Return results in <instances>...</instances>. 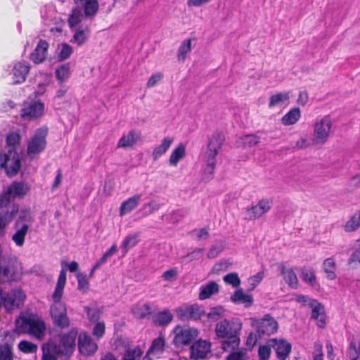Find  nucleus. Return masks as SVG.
Listing matches in <instances>:
<instances>
[{"label":"nucleus","mask_w":360,"mask_h":360,"mask_svg":"<svg viewBox=\"0 0 360 360\" xmlns=\"http://www.w3.org/2000/svg\"><path fill=\"white\" fill-rule=\"evenodd\" d=\"M241 329L242 323L238 319H225L216 323L214 332L218 338L223 339L221 349L224 351H231L238 348Z\"/></svg>","instance_id":"nucleus-1"},{"label":"nucleus","mask_w":360,"mask_h":360,"mask_svg":"<svg viewBox=\"0 0 360 360\" xmlns=\"http://www.w3.org/2000/svg\"><path fill=\"white\" fill-rule=\"evenodd\" d=\"M77 335L78 331L76 328H72L68 333L58 335L57 338L46 343L49 351L53 352L58 355L70 356L75 349Z\"/></svg>","instance_id":"nucleus-2"},{"label":"nucleus","mask_w":360,"mask_h":360,"mask_svg":"<svg viewBox=\"0 0 360 360\" xmlns=\"http://www.w3.org/2000/svg\"><path fill=\"white\" fill-rule=\"evenodd\" d=\"M33 222L34 218L30 210L21 209L13 224L15 233L12 236V240L17 246L22 247L24 245L25 236Z\"/></svg>","instance_id":"nucleus-3"},{"label":"nucleus","mask_w":360,"mask_h":360,"mask_svg":"<svg viewBox=\"0 0 360 360\" xmlns=\"http://www.w3.org/2000/svg\"><path fill=\"white\" fill-rule=\"evenodd\" d=\"M224 141V137L220 133H215L210 138L204 155L205 163L204 172L205 174H213L216 167L217 155L221 148Z\"/></svg>","instance_id":"nucleus-4"},{"label":"nucleus","mask_w":360,"mask_h":360,"mask_svg":"<svg viewBox=\"0 0 360 360\" xmlns=\"http://www.w3.org/2000/svg\"><path fill=\"white\" fill-rule=\"evenodd\" d=\"M63 292V290L55 288L53 294V304L51 307V315L53 323L60 328H67L70 325V320L67 316L66 307L60 302Z\"/></svg>","instance_id":"nucleus-5"},{"label":"nucleus","mask_w":360,"mask_h":360,"mask_svg":"<svg viewBox=\"0 0 360 360\" xmlns=\"http://www.w3.org/2000/svg\"><path fill=\"white\" fill-rule=\"evenodd\" d=\"M19 205L13 200L0 195V237L5 233V229L15 216L20 213Z\"/></svg>","instance_id":"nucleus-6"},{"label":"nucleus","mask_w":360,"mask_h":360,"mask_svg":"<svg viewBox=\"0 0 360 360\" xmlns=\"http://www.w3.org/2000/svg\"><path fill=\"white\" fill-rule=\"evenodd\" d=\"M18 326L21 332L34 336L37 339L42 338L46 329L44 321L32 314L22 317L20 321H18Z\"/></svg>","instance_id":"nucleus-7"},{"label":"nucleus","mask_w":360,"mask_h":360,"mask_svg":"<svg viewBox=\"0 0 360 360\" xmlns=\"http://www.w3.org/2000/svg\"><path fill=\"white\" fill-rule=\"evenodd\" d=\"M48 130L46 128L38 129L27 143V153L30 158H34L39 153L43 152L46 146V136Z\"/></svg>","instance_id":"nucleus-8"},{"label":"nucleus","mask_w":360,"mask_h":360,"mask_svg":"<svg viewBox=\"0 0 360 360\" xmlns=\"http://www.w3.org/2000/svg\"><path fill=\"white\" fill-rule=\"evenodd\" d=\"M20 168L18 153L9 150L7 153H0V172L4 170L8 176L17 174Z\"/></svg>","instance_id":"nucleus-9"},{"label":"nucleus","mask_w":360,"mask_h":360,"mask_svg":"<svg viewBox=\"0 0 360 360\" xmlns=\"http://www.w3.org/2000/svg\"><path fill=\"white\" fill-rule=\"evenodd\" d=\"M332 126L333 122L330 115H326L317 120L314 127V142L315 143H325L330 136Z\"/></svg>","instance_id":"nucleus-10"},{"label":"nucleus","mask_w":360,"mask_h":360,"mask_svg":"<svg viewBox=\"0 0 360 360\" xmlns=\"http://www.w3.org/2000/svg\"><path fill=\"white\" fill-rule=\"evenodd\" d=\"M253 326L259 338L263 335H271L277 332L278 328V322L268 314L261 319L254 320Z\"/></svg>","instance_id":"nucleus-11"},{"label":"nucleus","mask_w":360,"mask_h":360,"mask_svg":"<svg viewBox=\"0 0 360 360\" xmlns=\"http://www.w3.org/2000/svg\"><path fill=\"white\" fill-rule=\"evenodd\" d=\"M18 262L13 258L0 259V276L4 281H15L20 278Z\"/></svg>","instance_id":"nucleus-12"},{"label":"nucleus","mask_w":360,"mask_h":360,"mask_svg":"<svg viewBox=\"0 0 360 360\" xmlns=\"http://www.w3.org/2000/svg\"><path fill=\"white\" fill-rule=\"evenodd\" d=\"M25 299V295L20 288L11 290L8 292H2L3 307L8 311L18 308Z\"/></svg>","instance_id":"nucleus-13"},{"label":"nucleus","mask_w":360,"mask_h":360,"mask_svg":"<svg viewBox=\"0 0 360 360\" xmlns=\"http://www.w3.org/2000/svg\"><path fill=\"white\" fill-rule=\"evenodd\" d=\"M174 344L178 347L188 345L198 335L195 328L176 327L174 330Z\"/></svg>","instance_id":"nucleus-14"},{"label":"nucleus","mask_w":360,"mask_h":360,"mask_svg":"<svg viewBox=\"0 0 360 360\" xmlns=\"http://www.w3.org/2000/svg\"><path fill=\"white\" fill-rule=\"evenodd\" d=\"M30 66L27 62L22 61L8 65L6 71L11 76L13 84H21L24 82L30 72Z\"/></svg>","instance_id":"nucleus-15"},{"label":"nucleus","mask_w":360,"mask_h":360,"mask_svg":"<svg viewBox=\"0 0 360 360\" xmlns=\"http://www.w3.org/2000/svg\"><path fill=\"white\" fill-rule=\"evenodd\" d=\"M44 112V104L39 101H32L24 104L20 115L25 120L38 119Z\"/></svg>","instance_id":"nucleus-16"},{"label":"nucleus","mask_w":360,"mask_h":360,"mask_svg":"<svg viewBox=\"0 0 360 360\" xmlns=\"http://www.w3.org/2000/svg\"><path fill=\"white\" fill-rule=\"evenodd\" d=\"M211 342L198 340L191 347V358L193 360L205 359L212 356Z\"/></svg>","instance_id":"nucleus-17"},{"label":"nucleus","mask_w":360,"mask_h":360,"mask_svg":"<svg viewBox=\"0 0 360 360\" xmlns=\"http://www.w3.org/2000/svg\"><path fill=\"white\" fill-rule=\"evenodd\" d=\"M269 344L276 352L278 360H286L292 349L291 344L285 339L271 338Z\"/></svg>","instance_id":"nucleus-18"},{"label":"nucleus","mask_w":360,"mask_h":360,"mask_svg":"<svg viewBox=\"0 0 360 360\" xmlns=\"http://www.w3.org/2000/svg\"><path fill=\"white\" fill-rule=\"evenodd\" d=\"M272 205L273 201L271 199H261L255 205L247 210L248 219L252 220L261 217L271 210Z\"/></svg>","instance_id":"nucleus-19"},{"label":"nucleus","mask_w":360,"mask_h":360,"mask_svg":"<svg viewBox=\"0 0 360 360\" xmlns=\"http://www.w3.org/2000/svg\"><path fill=\"white\" fill-rule=\"evenodd\" d=\"M78 348L79 352L84 356H90L97 350V344L94 342L86 333H81L78 335Z\"/></svg>","instance_id":"nucleus-20"},{"label":"nucleus","mask_w":360,"mask_h":360,"mask_svg":"<svg viewBox=\"0 0 360 360\" xmlns=\"http://www.w3.org/2000/svg\"><path fill=\"white\" fill-rule=\"evenodd\" d=\"M29 189L30 188L27 184L22 182L13 181L8 187L7 190L1 195L14 201L15 198H23L27 194Z\"/></svg>","instance_id":"nucleus-21"},{"label":"nucleus","mask_w":360,"mask_h":360,"mask_svg":"<svg viewBox=\"0 0 360 360\" xmlns=\"http://www.w3.org/2000/svg\"><path fill=\"white\" fill-rule=\"evenodd\" d=\"M143 351L139 347L127 349L122 356L121 360H141L143 356ZM101 360H117L116 356L111 352H107L101 356Z\"/></svg>","instance_id":"nucleus-22"},{"label":"nucleus","mask_w":360,"mask_h":360,"mask_svg":"<svg viewBox=\"0 0 360 360\" xmlns=\"http://www.w3.org/2000/svg\"><path fill=\"white\" fill-rule=\"evenodd\" d=\"M75 4L82 7L86 18L93 19L98 11L99 4L97 0H73Z\"/></svg>","instance_id":"nucleus-23"},{"label":"nucleus","mask_w":360,"mask_h":360,"mask_svg":"<svg viewBox=\"0 0 360 360\" xmlns=\"http://www.w3.org/2000/svg\"><path fill=\"white\" fill-rule=\"evenodd\" d=\"M49 47V44L46 41L40 39L30 55V60L36 64L42 63L46 59Z\"/></svg>","instance_id":"nucleus-24"},{"label":"nucleus","mask_w":360,"mask_h":360,"mask_svg":"<svg viewBox=\"0 0 360 360\" xmlns=\"http://www.w3.org/2000/svg\"><path fill=\"white\" fill-rule=\"evenodd\" d=\"M178 316L181 319L198 320L201 317L202 311L195 305L182 307L176 309Z\"/></svg>","instance_id":"nucleus-25"},{"label":"nucleus","mask_w":360,"mask_h":360,"mask_svg":"<svg viewBox=\"0 0 360 360\" xmlns=\"http://www.w3.org/2000/svg\"><path fill=\"white\" fill-rule=\"evenodd\" d=\"M230 300L236 304H243L245 308L250 307L254 302L252 295L245 294L242 288L236 290L231 296Z\"/></svg>","instance_id":"nucleus-26"},{"label":"nucleus","mask_w":360,"mask_h":360,"mask_svg":"<svg viewBox=\"0 0 360 360\" xmlns=\"http://www.w3.org/2000/svg\"><path fill=\"white\" fill-rule=\"evenodd\" d=\"M278 268L285 283L292 288L297 289L299 286L298 279L292 268H286L283 264H279Z\"/></svg>","instance_id":"nucleus-27"},{"label":"nucleus","mask_w":360,"mask_h":360,"mask_svg":"<svg viewBox=\"0 0 360 360\" xmlns=\"http://www.w3.org/2000/svg\"><path fill=\"white\" fill-rule=\"evenodd\" d=\"M141 139V132L137 130H131L127 134L123 135L117 143V148L132 147Z\"/></svg>","instance_id":"nucleus-28"},{"label":"nucleus","mask_w":360,"mask_h":360,"mask_svg":"<svg viewBox=\"0 0 360 360\" xmlns=\"http://www.w3.org/2000/svg\"><path fill=\"white\" fill-rule=\"evenodd\" d=\"M72 42L77 44L78 46H82L87 42L91 30L88 26H79L75 30Z\"/></svg>","instance_id":"nucleus-29"},{"label":"nucleus","mask_w":360,"mask_h":360,"mask_svg":"<svg viewBox=\"0 0 360 360\" xmlns=\"http://www.w3.org/2000/svg\"><path fill=\"white\" fill-rule=\"evenodd\" d=\"M141 201V195H134L124 201L120 208V215L124 216L134 210Z\"/></svg>","instance_id":"nucleus-30"},{"label":"nucleus","mask_w":360,"mask_h":360,"mask_svg":"<svg viewBox=\"0 0 360 360\" xmlns=\"http://www.w3.org/2000/svg\"><path fill=\"white\" fill-rule=\"evenodd\" d=\"M219 292V285L214 281L209 282L205 285L200 287V291L199 293V299L204 300L210 297L212 295L216 294Z\"/></svg>","instance_id":"nucleus-31"},{"label":"nucleus","mask_w":360,"mask_h":360,"mask_svg":"<svg viewBox=\"0 0 360 360\" xmlns=\"http://www.w3.org/2000/svg\"><path fill=\"white\" fill-rule=\"evenodd\" d=\"M82 7L76 6L72 9V12L68 18V24L72 30L74 27L80 23L84 18H86L84 12L83 13Z\"/></svg>","instance_id":"nucleus-32"},{"label":"nucleus","mask_w":360,"mask_h":360,"mask_svg":"<svg viewBox=\"0 0 360 360\" xmlns=\"http://www.w3.org/2000/svg\"><path fill=\"white\" fill-rule=\"evenodd\" d=\"M300 277L307 284L315 287L317 284L314 269L311 267H302L300 269Z\"/></svg>","instance_id":"nucleus-33"},{"label":"nucleus","mask_w":360,"mask_h":360,"mask_svg":"<svg viewBox=\"0 0 360 360\" xmlns=\"http://www.w3.org/2000/svg\"><path fill=\"white\" fill-rule=\"evenodd\" d=\"M173 319V315L169 309L159 311L153 316V322L158 326H167Z\"/></svg>","instance_id":"nucleus-34"},{"label":"nucleus","mask_w":360,"mask_h":360,"mask_svg":"<svg viewBox=\"0 0 360 360\" xmlns=\"http://www.w3.org/2000/svg\"><path fill=\"white\" fill-rule=\"evenodd\" d=\"M173 141L172 138H165L161 144L154 148L152 154L153 160H157L160 156L165 154L171 146Z\"/></svg>","instance_id":"nucleus-35"},{"label":"nucleus","mask_w":360,"mask_h":360,"mask_svg":"<svg viewBox=\"0 0 360 360\" xmlns=\"http://www.w3.org/2000/svg\"><path fill=\"white\" fill-rule=\"evenodd\" d=\"M13 345L9 342H4L0 345V360H14Z\"/></svg>","instance_id":"nucleus-36"},{"label":"nucleus","mask_w":360,"mask_h":360,"mask_svg":"<svg viewBox=\"0 0 360 360\" xmlns=\"http://www.w3.org/2000/svg\"><path fill=\"white\" fill-rule=\"evenodd\" d=\"M311 318L317 321V325L320 328H323L326 324L325 314H323V308L319 303H316L311 310Z\"/></svg>","instance_id":"nucleus-37"},{"label":"nucleus","mask_w":360,"mask_h":360,"mask_svg":"<svg viewBox=\"0 0 360 360\" xmlns=\"http://www.w3.org/2000/svg\"><path fill=\"white\" fill-rule=\"evenodd\" d=\"M290 96V92H279L276 94L271 95L270 97L269 108H272L276 105H281L286 101H288Z\"/></svg>","instance_id":"nucleus-38"},{"label":"nucleus","mask_w":360,"mask_h":360,"mask_svg":"<svg viewBox=\"0 0 360 360\" xmlns=\"http://www.w3.org/2000/svg\"><path fill=\"white\" fill-rule=\"evenodd\" d=\"M300 115V109L294 108L282 117V123L285 126L294 124L299 120Z\"/></svg>","instance_id":"nucleus-39"},{"label":"nucleus","mask_w":360,"mask_h":360,"mask_svg":"<svg viewBox=\"0 0 360 360\" xmlns=\"http://www.w3.org/2000/svg\"><path fill=\"white\" fill-rule=\"evenodd\" d=\"M20 136L17 132H11L6 137V143L8 146V151L11 150L13 152H17V149L20 146Z\"/></svg>","instance_id":"nucleus-40"},{"label":"nucleus","mask_w":360,"mask_h":360,"mask_svg":"<svg viewBox=\"0 0 360 360\" xmlns=\"http://www.w3.org/2000/svg\"><path fill=\"white\" fill-rule=\"evenodd\" d=\"M185 146L181 143L172 151L169 158V164L176 166L179 161L185 156Z\"/></svg>","instance_id":"nucleus-41"},{"label":"nucleus","mask_w":360,"mask_h":360,"mask_svg":"<svg viewBox=\"0 0 360 360\" xmlns=\"http://www.w3.org/2000/svg\"><path fill=\"white\" fill-rule=\"evenodd\" d=\"M139 242V233H133L127 236L123 240L121 248L126 253L127 251L134 248Z\"/></svg>","instance_id":"nucleus-42"},{"label":"nucleus","mask_w":360,"mask_h":360,"mask_svg":"<svg viewBox=\"0 0 360 360\" xmlns=\"http://www.w3.org/2000/svg\"><path fill=\"white\" fill-rule=\"evenodd\" d=\"M70 65L63 64L56 70V77L60 83L65 82L70 77Z\"/></svg>","instance_id":"nucleus-43"},{"label":"nucleus","mask_w":360,"mask_h":360,"mask_svg":"<svg viewBox=\"0 0 360 360\" xmlns=\"http://www.w3.org/2000/svg\"><path fill=\"white\" fill-rule=\"evenodd\" d=\"M165 340L162 338H158L154 340L150 345L147 354H160L164 350Z\"/></svg>","instance_id":"nucleus-44"},{"label":"nucleus","mask_w":360,"mask_h":360,"mask_svg":"<svg viewBox=\"0 0 360 360\" xmlns=\"http://www.w3.org/2000/svg\"><path fill=\"white\" fill-rule=\"evenodd\" d=\"M191 51V39L184 40L179 48L177 58L180 61H184L186 54Z\"/></svg>","instance_id":"nucleus-45"},{"label":"nucleus","mask_w":360,"mask_h":360,"mask_svg":"<svg viewBox=\"0 0 360 360\" xmlns=\"http://www.w3.org/2000/svg\"><path fill=\"white\" fill-rule=\"evenodd\" d=\"M323 266L324 271L327 274V278L330 280L335 279L336 278V275L333 271V269L335 266V262L334 259L333 258H328L325 259Z\"/></svg>","instance_id":"nucleus-46"},{"label":"nucleus","mask_w":360,"mask_h":360,"mask_svg":"<svg viewBox=\"0 0 360 360\" xmlns=\"http://www.w3.org/2000/svg\"><path fill=\"white\" fill-rule=\"evenodd\" d=\"M360 226V212L354 214L352 218L347 221L345 226V230L347 232H351L356 230Z\"/></svg>","instance_id":"nucleus-47"},{"label":"nucleus","mask_w":360,"mask_h":360,"mask_svg":"<svg viewBox=\"0 0 360 360\" xmlns=\"http://www.w3.org/2000/svg\"><path fill=\"white\" fill-rule=\"evenodd\" d=\"M348 356L350 360H357L360 356V344L356 340H352L350 341L348 347Z\"/></svg>","instance_id":"nucleus-48"},{"label":"nucleus","mask_w":360,"mask_h":360,"mask_svg":"<svg viewBox=\"0 0 360 360\" xmlns=\"http://www.w3.org/2000/svg\"><path fill=\"white\" fill-rule=\"evenodd\" d=\"M18 349L24 353L33 354L36 353L37 346L30 342L22 340L18 344Z\"/></svg>","instance_id":"nucleus-49"},{"label":"nucleus","mask_w":360,"mask_h":360,"mask_svg":"<svg viewBox=\"0 0 360 360\" xmlns=\"http://www.w3.org/2000/svg\"><path fill=\"white\" fill-rule=\"evenodd\" d=\"M272 346L269 344V340L266 344L260 345L258 349V355L260 360H269L271 352Z\"/></svg>","instance_id":"nucleus-50"},{"label":"nucleus","mask_w":360,"mask_h":360,"mask_svg":"<svg viewBox=\"0 0 360 360\" xmlns=\"http://www.w3.org/2000/svg\"><path fill=\"white\" fill-rule=\"evenodd\" d=\"M235 350L229 351L230 354L226 356V360H246L248 359L245 349Z\"/></svg>","instance_id":"nucleus-51"},{"label":"nucleus","mask_w":360,"mask_h":360,"mask_svg":"<svg viewBox=\"0 0 360 360\" xmlns=\"http://www.w3.org/2000/svg\"><path fill=\"white\" fill-rule=\"evenodd\" d=\"M76 276L78 282V290L86 292L89 287L87 276L84 274L78 272Z\"/></svg>","instance_id":"nucleus-52"},{"label":"nucleus","mask_w":360,"mask_h":360,"mask_svg":"<svg viewBox=\"0 0 360 360\" xmlns=\"http://www.w3.org/2000/svg\"><path fill=\"white\" fill-rule=\"evenodd\" d=\"M84 309L86 312L88 319L91 322H98V321L100 319L101 311L98 308L85 307Z\"/></svg>","instance_id":"nucleus-53"},{"label":"nucleus","mask_w":360,"mask_h":360,"mask_svg":"<svg viewBox=\"0 0 360 360\" xmlns=\"http://www.w3.org/2000/svg\"><path fill=\"white\" fill-rule=\"evenodd\" d=\"M224 309L221 306L213 307L207 314V317L211 320L217 321L224 316Z\"/></svg>","instance_id":"nucleus-54"},{"label":"nucleus","mask_w":360,"mask_h":360,"mask_svg":"<svg viewBox=\"0 0 360 360\" xmlns=\"http://www.w3.org/2000/svg\"><path fill=\"white\" fill-rule=\"evenodd\" d=\"M224 281L233 288H237L240 284V280L236 273L228 274L224 277Z\"/></svg>","instance_id":"nucleus-55"},{"label":"nucleus","mask_w":360,"mask_h":360,"mask_svg":"<svg viewBox=\"0 0 360 360\" xmlns=\"http://www.w3.org/2000/svg\"><path fill=\"white\" fill-rule=\"evenodd\" d=\"M260 141V138L255 134H248L242 137V141L245 146L252 147L257 145Z\"/></svg>","instance_id":"nucleus-56"},{"label":"nucleus","mask_w":360,"mask_h":360,"mask_svg":"<svg viewBox=\"0 0 360 360\" xmlns=\"http://www.w3.org/2000/svg\"><path fill=\"white\" fill-rule=\"evenodd\" d=\"M72 53V48L68 44H63L61 46V49L58 53V60H65L70 58V55Z\"/></svg>","instance_id":"nucleus-57"},{"label":"nucleus","mask_w":360,"mask_h":360,"mask_svg":"<svg viewBox=\"0 0 360 360\" xmlns=\"http://www.w3.org/2000/svg\"><path fill=\"white\" fill-rule=\"evenodd\" d=\"M105 323L103 322H96L93 329L92 333L95 337L99 339L103 336L105 334Z\"/></svg>","instance_id":"nucleus-58"},{"label":"nucleus","mask_w":360,"mask_h":360,"mask_svg":"<svg viewBox=\"0 0 360 360\" xmlns=\"http://www.w3.org/2000/svg\"><path fill=\"white\" fill-rule=\"evenodd\" d=\"M263 273L259 272L256 275L250 277L248 280L249 284L251 286L250 290H254L255 287L262 281L263 279Z\"/></svg>","instance_id":"nucleus-59"},{"label":"nucleus","mask_w":360,"mask_h":360,"mask_svg":"<svg viewBox=\"0 0 360 360\" xmlns=\"http://www.w3.org/2000/svg\"><path fill=\"white\" fill-rule=\"evenodd\" d=\"M43 356L41 360H57V356H58L57 354L53 353V352H49L48 349V345L46 344L43 346Z\"/></svg>","instance_id":"nucleus-60"},{"label":"nucleus","mask_w":360,"mask_h":360,"mask_svg":"<svg viewBox=\"0 0 360 360\" xmlns=\"http://www.w3.org/2000/svg\"><path fill=\"white\" fill-rule=\"evenodd\" d=\"M322 345L318 342L314 343L313 357L314 360H323Z\"/></svg>","instance_id":"nucleus-61"},{"label":"nucleus","mask_w":360,"mask_h":360,"mask_svg":"<svg viewBox=\"0 0 360 360\" xmlns=\"http://www.w3.org/2000/svg\"><path fill=\"white\" fill-rule=\"evenodd\" d=\"M178 271L176 268L171 269L169 270H167L165 271L162 276V277L165 280L168 281H174L177 276Z\"/></svg>","instance_id":"nucleus-62"},{"label":"nucleus","mask_w":360,"mask_h":360,"mask_svg":"<svg viewBox=\"0 0 360 360\" xmlns=\"http://www.w3.org/2000/svg\"><path fill=\"white\" fill-rule=\"evenodd\" d=\"M162 74L160 72L153 75L148 80L147 86L148 88L154 86L162 79Z\"/></svg>","instance_id":"nucleus-63"},{"label":"nucleus","mask_w":360,"mask_h":360,"mask_svg":"<svg viewBox=\"0 0 360 360\" xmlns=\"http://www.w3.org/2000/svg\"><path fill=\"white\" fill-rule=\"evenodd\" d=\"M68 90H69V86H68L62 85L60 87V89H58L56 91V96H55V97L53 98L54 101H56L57 100H60L63 98H64L65 96V95L67 94Z\"/></svg>","instance_id":"nucleus-64"}]
</instances>
